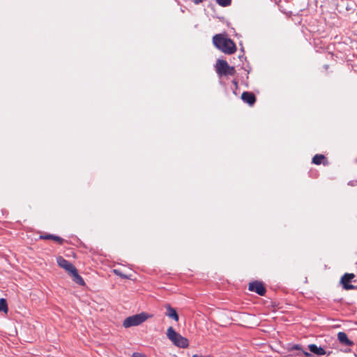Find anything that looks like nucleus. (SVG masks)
Instances as JSON below:
<instances>
[{
    "mask_svg": "<svg viewBox=\"0 0 357 357\" xmlns=\"http://www.w3.org/2000/svg\"><path fill=\"white\" fill-rule=\"evenodd\" d=\"M248 289L251 291L256 292L260 296H264L266 294V288L264 284L259 281H254L249 284Z\"/></svg>",
    "mask_w": 357,
    "mask_h": 357,
    "instance_id": "nucleus-6",
    "label": "nucleus"
},
{
    "mask_svg": "<svg viewBox=\"0 0 357 357\" xmlns=\"http://www.w3.org/2000/svg\"><path fill=\"white\" fill-rule=\"evenodd\" d=\"M289 350H290V351H293V350L303 351L301 346V345H299V344H294V345H293V346L290 348V349H289Z\"/></svg>",
    "mask_w": 357,
    "mask_h": 357,
    "instance_id": "nucleus-17",
    "label": "nucleus"
},
{
    "mask_svg": "<svg viewBox=\"0 0 357 357\" xmlns=\"http://www.w3.org/2000/svg\"><path fill=\"white\" fill-rule=\"evenodd\" d=\"M167 311L165 312V315L169 318L174 319L176 321H178L179 319L178 315L176 311V310L172 307L169 304H166L165 305Z\"/></svg>",
    "mask_w": 357,
    "mask_h": 357,
    "instance_id": "nucleus-9",
    "label": "nucleus"
},
{
    "mask_svg": "<svg viewBox=\"0 0 357 357\" xmlns=\"http://www.w3.org/2000/svg\"><path fill=\"white\" fill-rule=\"evenodd\" d=\"M69 275L73 278V281L80 285V286H85L86 284L83 280V278L79 275L77 268L73 271Z\"/></svg>",
    "mask_w": 357,
    "mask_h": 357,
    "instance_id": "nucleus-12",
    "label": "nucleus"
},
{
    "mask_svg": "<svg viewBox=\"0 0 357 357\" xmlns=\"http://www.w3.org/2000/svg\"><path fill=\"white\" fill-rule=\"evenodd\" d=\"M151 317L152 315H149L145 312L130 316L124 319L123 326L128 328L132 326H139Z\"/></svg>",
    "mask_w": 357,
    "mask_h": 357,
    "instance_id": "nucleus-3",
    "label": "nucleus"
},
{
    "mask_svg": "<svg viewBox=\"0 0 357 357\" xmlns=\"http://www.w3.org/2000/svg\"><path fill=\"white\" fill-rule=\"evenodd\" d=\"M337 339L340 343L346 346H352L354 342L349 340L347 335L344 332H339L337 333Z\"/></svg>",
    "mask_w": 357,
    "mask_h": 357,
    "instance_id": "nucleus-10",
    "label": "nucleus"
},
{
    "mask_svg": "<svg viewBox=\"0 0 357 357\" xmlns=\"http://www.w3.org/2000/svg\"><path fill=\"white\" fill-rule=\"evenodd\" d=\"M354 289H357V285L356 286L354 285Z\"/></svg>",
    "mask_w": 357,
    "mask_h": 357,
    "instance_id": "nucleus-23",
    "label": "nucleus"
},
{
    "mask_svg": "<svg viewBox=\"0 0 357 357\" xmlns=\"http://www.w3.org/2000/svg\"><path fill=\"white\" fill-rule=\"evenodd\" d=\"M114 272L118 275H120L121 278H127V276L121 273L119 271H117V270H114Z\"/></svg>",
    "mask_w": 357,
    "mask_h": 357,
    "instance_id": "nucleus-19",
    "label": "nucleus"
},
{
    "mask_svg": "<svg viewBox=\"0 0 357 357\" xmlns=\"http://www.w3.org/2000/svg\"><path fill=\"white\" fill-rule=\"evenodd\" d=\"M302 351L305 356H307V357L312 356V354L310 353H309L307 351Z\"/></svg>",
    "mask_w": 357,
    "mask_h": 357,
    "instance_id": "nucleus-20",
    "label": "nucleus"
},
{
    "mask_svg": "<svg viewBox=\"0 0 357 357\" xmlns=\"http://www.w3.org/2000/svg\"><path fill=\"white\" fill-rule=\"evenodd\" d=\"M218 5L222 7H227L231 5V0H215Z\"/></svg>",
    "mask_w": 357,
    "mask_h": 357,
    "instance_id": "nucleus-16",
    "label": "nucleus"
},
{
    "mask_svg": "<svg viewBox=\"0 0 357 357\" xmlns=\"http://www.w3.org/2000/svg\"><path fill=\"white\" fill-rule=\"evenodd\" d=\"M132 357H146V356L142 353L134 352L132 355Z\"/></svg>",
    "mask_w": 357,
    "mask_h": 357,
    "instance_id": "nucleus-18",
    "label": "nucleus"
},
{
    "mask_svg": "<svg viewBox=\"0 0 357 357\" xmlns=\"http://www.w3.org/2000/svg\"><path fill=\"white\" fill-rule=\"evenodd\" d=\"M241 99L249 105H253L256 102V97L252 92L244 91L241 95Z\"/></svg>",
    "mask_w": 357,
    "mask_h": 357,
    "instance_id": "nucleus-8",
    "label": "nucleus"
},
{
    "mask_svg": "<svg viewBox=\"0 0 357 357\" xmlns=\"http://www.w3.org/2000/svg\"><path fill=\"white\" fill-rule=\"evenodd\" d=\"M308 348H309L310 352H312L317 356H323L326 354V352L324 348H322L321 347H317L314 344H311L308 345Z\"/></svg>",
    "mask_w": 357,
    "mask_h": 357,
    "instance_id": "nucleus-13",
    "label": "nucleus"
},
{
    "mask_svg": "<svg viewBox=\"0 0 357 357\" xmlns=\"http://www.w3.org/2000/svg\"><path fill=\"white\" fill-rule=\"evenodd\" d=\"M324 160H326V157L322 154H317L312 158V163L315 165H320L321 163L326 165L327 162H325Z\"/></svg>",
    "mask_w": 357,
    "mask_h": 357,
    "instance_id": "nucleus-14",
    "label": "nucleus"
},
{
    "mask_svg": "<svg viewBox=\"0 0 357 357\" xmlns=\"http://www.w3.org/2000/svg\"><path fill=\"white\" fill-rule=\"evenodd\" d=\"M167 336L168 339L178 347L187 348L189 345L188 340L176 332V331L172 326L167 328Z\"/></svg>",
    "mask_w": 357,
    "mask_h": 357,
    "instance_id": "nucleus-2",
    "label": "nucleus"
},
{
    "mask_svg": "<svg viewBox=\"0 0 357 357\" xmlns=\"http://www.w3.org/2000/svg\"><path fill=\"white\" fill-rule=\"evenodd\" d=\"M213 43L218 49L225 54H231L236 51L234 41L221 34L214 36Z\"/></svg>",
    "mask_w": 357,
    "mask_h": 357,
    "instance_id": "nucleus-1",
    "label": "nucleus"
},
{
    "mask_svg": "<svg viewBox=\"0 0 357 357\" xmlns=\"http://www.w3.org/2000/svg\"><path fill=\"white\" fill-rule=\"evenodd\" d=\"M8 310L6 300L5 298L0 299V312L7 313Z\"/></svg>",
    "mask_w": 357,
    "mask_h": 357,
    "instance_id": "nucleus-15",
    "label": "nucleus"
},
{
    "mask_svg": "<svg viewBox=\"0 0 357 357\" xmlns=\"http://www.w3.org/2000/svg\"><path fill=\"white\" fill-rule=\"evenodd\" d=\"M58 265L64 269L68 275L76 269L75 266L70 261L65 259L63 257H59L56 259Z\"/></svg>",
    "mask_w": 357,
    "mask_h": 357,
    "instance_id": "nucleus-5",
    "label": "nucleus"
},
{
    "mask_svg": "<svg viewBox=\"0 0 357 357\" xmlns=\"http://www.w3.org/2000/svg\"><path fill=\"white\" fill-rule=\"evenodd\" d=\"M356 183H357V181H351L349 183V185H354Z\"/></svg>",
    "mask_w": 357,
    "mask_h": 357,
    "instance_id": "nucleus-22",
    "label": "nucleus"
},
{
    "mask_svg": "<svg viewBox=\"0 0 357 357\" xmlns=\"http://www.w3.org/2000/svg\"><path fill=\"white\" fill-rule=\"evenodd\" d=\"M39 238H40V239H43V240H52L60 245L63 244V243L64 241V240L62 238H61L60 236L53 235V234H43V235H40L39 236Z\"/></svg>",
    "mask_w": 357,
    "mask_h": 357,
    "instance_id": "nucleus-11",
    "label": "nucleus"
},
{
    "mask_svg": "<svg viewBox=\"0 0 357 357\" xmlns=\"http://www.w3.org/2000/svg\"><path fill=\"white\" fill-rule=\"evenodd\" d=\"M215 70L220 76L234 75L236 73L234 67L229 66L228 63L222 59L217 61Z\"/></svg>",
    "mask_w": 357,
    "mask_h": 357,
    "instance_id": "nucleus-4",
    "label": "nucleus"
},
{
    "mask_svg": "<svg viewBox=\"0 0 357 357\" xmlns=\"http://www.w3.org/2000/svg\"><path fill=\"white\" fill-rule=\"evenodd\" d=\"M192 2H194L195 4H199L202 3L204 0H191Z\"/></svg>",
    "mask_w": 357,
    "mask_h": 357,
    "instance_id": "nucleus-21",
    "label": "nucleus"
},
{
    "mask_svg": "<svg viewBox=\"0 0 357 357\" xmlns=\"http://www.w3.org/2000/svg\"><path fill=\"white\" fill-rule=\"evenodd\" d=\"M354 278V275L353 273H346L342 277L341 283L344 289L349 290L354 289V285L349 284Z\"/></svg>",
    "mask_w": 357,
    "mask_h": 357,
    "instance_id": "nucleus-7",
    "label": "nucleus"
}]
</instances>
